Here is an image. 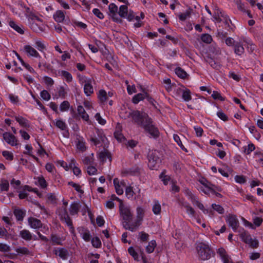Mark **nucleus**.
I'll return each instance as SVG.
<instances>
[{
	"instance_id": "nucleus-1",
	"label": "nucleus",
	"mask_w": 263,
	"mask_h": 263,
	"mask_svg": "<svg viewBox=\"0 0 263 263\" xmlns=\"http://www.w3.org/2000/svg\"><path fill=\"white\" fill-rule=\"evenodd\" d=\"M28 20L29 25L34 31H43L45 30L46 25L40 17L34 14H31L29 15Z\"/></svg>"
},
{
	"instance_id": "nucleus-2",
	"label": "nucleus",
	"mask_w": 263,
	"mask_h": 263,
	"mask_svg": "<svg viewBox=\"0 0 263 263\" xmlns=\"http://www.w3.org/2000/svg\"><path fill=\"white\" fill-rule=\"evenodd\" d=\"M119 211L121 218L123 220V224L125 228L130 226L128 222L132 218V213L129 206L121 203L119 205Z\"/></svg>"
},
{
	"instance_id": "nucleus-3",
	"label": "nucleus",
	"mask_w": 263,
	"mask_h": 263,
	"mask_svg": "<svg viewBox=\"0 0 263 263\" xmlns=\"http://www.w3.org/2000/svg\"><path fill=\"white\" fill-rule=\"evenodd\" d=\"M196 250L198 256L201 260H207L211 257V251L206 243L204 242L197 243Z\"/></svg>"
},
{
	"instance_id": "nucleus-4",
	"label": "nucleus",
	"mask_w": 263,
	"mask_h": 263,
	"mask_svg": "<svg viewBox=\"0 0 263 263\" xmlns=\"http://www.w3.org/2000/svg\"><path fill=\"white\" fill-rule=\"evenodd\" d=\"M144 215V210L141 206H139L136 209V217L135 220L130 224V226H127L126 229L132 232L135 231L142 224Z\"/></svg>"
},
{
	"instance_id": "nucleus-5",
	"label": "nucleus",
	"mask_w": 263,
	"mask_h": 263,
	"mask_svg": "<svg viewBox=\"0 0 263 263\" xmlns=\"http://www.w3.org/2000/svg\"><path fill=\"white\" fill-rule=\"evenodd\" d=\"M79 83L83 86L84 93L87 96H90L93 93L92 87L93 80L83 76H79Z\"/></svg>"
},
{
	"instance_id": "nucleus-6",
	"label": "nucleus",
	"mask_w": 263,
	"mask_h": 263,
	"mask_svg": "<svg viewBox=\"0 0 263 263\" xmlns=\"http://www.w3.org/2000/svg\"><path fill=\"white\" fill-rule=\"evenodd\" d=\"M118 14L121 17L126 18L129 22L133 21L135 17L134 11L131 9H128L126 5H121L120 6Z\"/></svg>"
},
{
	"instance_id": "nucleus-7",
	"label": "nucleus",
	"mask_w": 263,
	"mask_h": 263,
	"mask_svg": "<svg viewBox=\"0 0 263 263\" xmlns=\"http://www.w3.org/2000/svg\"><path fill=\"white\" fill-rule=\"evenodd\" d=\"M226 221L228 226L235 232L239 234L242 232V229H238L239 223L236 216L233 214H229L226 217Z\"/></svg>"
},
{
	"instance_id": "nucleus-8",
	"label": "nucleus",
	"mask_w": 263,
	"mask_h": 263,
	"mask_svg": "<svg viewBox=\"0 0 263 263\" xmlns=\"http://www.w3.org/2000/svg\"><path fill=\"white\" fill-rule=\"evenodd\" d=\"M129 117H130L135 122L138 124H142L143 126V124H145L143 123V122L145 121L146 123L148 121V119H150L146 114L141 115L139 111H132L129 114Z\"/></svg>"
},
{
	"instance_id": "nucleus-9",
	"label": "nucleus",
	"mask_w": 263,
	"mask_h": 263,
	"mask_svg": "<svg viewBox=\"0 0 263 263\" xmlns=\"http://www.w3.org/2000/svg\"><path fill=\"white\" fill-rule=\"evenodd\" d=\"M241 240L252 248H257L258 241L256 238H252L244 230L239 234Z\"/></svg>"
},
{
	"instance_id": "nucleus-10",
	"label": "nucleus",
	"mask_w": 263,
	"mask_h": 263,
	"mask_svg": "<svg viewBox=\"0 0 263 263\" xmlns=\"http://www.w3.org/2000/svg\"><path fill=\"white\" fill-rule=\"evenodd\" d=\"M161 160L158 157L156 152L149 155L148 166L151 169H157L159 166Z\"/></svg>"
},
{
	"instance_id": "nucleus-11",
	"label": "nucleus",
	"mask_w": 263,
	"mask_h": 263,
	"mask_svg": "<svg viewBox=\"0 0 263 263\" xmlns=\"http://www.w3.org/2000/svg\"><path fill=\"white\" fill-rule=\"evenodd\" d=\"M200 182L201 183L200 190L209 196H213L215 194V192L213 189V185L210 182L204 179H201Z\"/></svg>"
},
{
	"instance_id": "nucleus-12",
	"label": "nucleus",
	"mask_w": 263,
	"mask_h": 263,
	"mask_svg": "<svg viewBox=\"0 0 263 263\" xmlns=\"http://www.w3.org/2000/svg\"><path fill=\"white\" fill-rule=\"evenodd\" d=\"M143 127L152 137H156L158 136L159 132L157 128L152 124L151 119H148V121L145 124H143Z\"/></svg>"
},
{
	"instance_id": "nucleus-13",
	"label": "nucleus",
	"mask_w": 263,
	"mask_h": 263,
	"mask_svg": "<svg viewBox=\"0 0 263 263\" xmlns=\"http://www.w3.org/2000/svg\"><path fill=\"white\" fill-rule=\"evenodd\" d=\"M140 189L137 187L128 186L125 189V195L128 199L136 198L140 196Z\"/></svg>"
},
{
	"instance_id": "nucleus-14",
	"label": "nucleus",
	"mask_w": 263,
	"mask_h": 263,
	"mask_svg": "<svg viewBox=\"0 0 263 263\" xmlns=\"http://www.w3.org/2000/svg\"><path fill=\"white\" fill-rule=\"evenodd\" d=\"M109 15L114 21L117 23H121V18L118 16L117 12L119 10L118 7L114 3L109 4L108 6Z\"/></svg>"
},
{
	"instance_id": "nucleus-15",
	"label": "nucleus",
	"mask_w": 263,
	"mask_h": 263,
	"mask_svg": "<svg viewBox=\"0 0 263 263\" xmlns=\"http://www.w3.org/2000/svg\"><path fill=\"white\" fill-rule=\"evenodd\" d=\"M114 184L117 194L119 195L123 194L124 189L126 186L125 182L123 180L115 178L114 180Z\"/></svg>"
},
{
	"instance_id": "nucleus-16",
	"label": "nucleus",
	"mask_w": 263,
	"mask_h": 263,
	"mask_svg": "<svg viewBox=\"0 0 263 263\" xmlns=\"http://www.w3.org/2000/svg\"><path fill=\"white\" fill-rule=\"evenodd\" d=\"M181 208L182 211L185 212L190 217H195V211L193 208L184 200L180 202Z\"/></svg>"
},
{
	"instance_id": "nucleus-17",
	"label": "nucleus",
	"mask_w": 263,
	"mask_h": 263,
	"mask_svg": "<svg viewBox=\"0 0 263 263\" xmlns=\"http://www.w3.org/2000/svg\"><path fill=\"white\" fill-rule=\"evenodd\" d=\"M181 208L182 211L185 212L190 217H195V211L193 208L184 200L180 202Z\"/></svg>"
},
{
	"instance_id": "nucleus-18",
	"label": "nucleus",
	"mask_w": 263,
	"mask_h": 263,
	"mask_svg": "<svg viewBox=\"0 0 263 263\" xmlns=\"http://www.w3.org/2000/svg\"><path fill=\"white\" fill-rule=\"evenodd\" d=\"M188 199L192 202V203L197 206L200 210H202L203 212L205 214H208L209 212L208 210H206L204 208L203 205L199 202V201L197 200V197L192 194L191 193L187 195Z\"/></svg>"
},
{
	"instance_id": "nucleus-19",
	"label": "nucleus",
	"mask_w": 263,
	"mask_h": 263,
	"mask_svg": "<svg viewBox=\"0 0 263 263\" xmlns=\"http://www.w3.org/2000/svg\"><path fill=\"white\" fill-rule=\"evenodd\" d=\"M3 138L7 143L11 146H15L17 144V139L14 135L10 133L6 132L4 133Z\"/></svg>"
},
{
	"instance_id": "nucleus-20",
	"label": "nucleus",
	"mask_w": 263,
	"mask_h": 263,
	"mask_svg": "<svg viewBox=\"0 0 263 263\" xmlns=\"http://www.w3.org/2000/svg\"><path fill=\"white\" fill-rule=\"evenodd\" d=\"M105 137L100 132H99L98 134V137L94 136V137H91L90 139V141L91 142L92 144L95 145H99L102 143H105Z\"/></svg>"
},
{
	"instance_id": "nucleus-21",
	"label": "nucleus",
	"mask_w": 263,
	"mask_h": 263,
	"mask_svg": "<svg viewBox=\"0 0 263 263\" xmlns=\"http://www.w3.org/2000/svg\"><path fill=\"white\" fill-rule=\"evenodd\" d=\"M55 125L61 130L63 131V135L64 137L66 138L68 137L69 133L67 130V127L63 121L60 119L57 120L55 121Z\"/></svg>"
},
{
	"instance_id": "nucleus-22",
	"label": "nucleus",
	"mask_w": 263,
	"mask_h": 263,
	"mask_svg": "<svg viewBox=\"0 0 263 263\" xmlns=\"http://www.w3.org/2000/svg\"><path fill=\"white\" fill-rule=\"evenodd\" d=\"M218 253L219 254L223 263H234L223 248H219L218 250Z\"/></svg>"
},
{
	"instance_id": "nucleus-23",
	"label": "nucleus",
	"mask_w": 263,
	"mask_h": 263,
	"mask_svg": "<svg viewBox=\"0 0 263 263\" xmlns=\"http://www.w3.org/2000/svg\"><path fill=\"white\" fill-rule=\"evenodd\" d=\"M25 52L29 57H40L39 53L30 45H25L24 47Z\"/></svg>"
},
{
	"instance_id": "nucleus-24",
	"label": "nucleus",
	"mask_w": 263,
	"mask_h": 263,
	"mask_svg": "<svg viewBox=\"0 0 263 263\" xmlns=\"http://www.w3.org/2000/svg\"><path fill=\"white\" fill-rule=\"evenodd\" d=\"M26 191H33L34 192H37L36 189H32L28 186H25L23 187V189H21L17 192L19 193L18 196L20 199H24L27 196V192Z\"/></svg>"
},
{
	"instance_id": "nucleus-25",
	"label": "nucleus",
	"mask_w": 263,
	"mask_h": 263,
	"mask_svg": "<svg viewBox=\"0 0 263 263\" xmlns=\"http://www.w3.org/2000/svg\"><path fill=\"white\" fill-rule=\"evenodd\" d=\"M28 223L31 228L34 229H39L42 227L41 221L34 218H29L28 219Z\"/></svg>"
},
{
	"instance_id": "nucleus-26",
	"label": "nucleus",
	"mask_w": 263,
	"mask_h": 263,
	"mask_svg": "<svg viewBox=\"0 0 263 263\" xmlns=\"http://www.w3.org/2000/svg\"><path fill=\"white\" fill-rule=\"evenodd\" d=\"M76 146L77 148L81 152H84L86 149L85 142L83 138L80 137L77 139Z\"/></svg>"
},
{
	"instance_id": "nucleus-27",
	"label": "nucleus",
	"mask_w": 263,
	"mask_h": 263,
	"mask_svg": "<svg viewBox=\"0 0 263 263\" xmlns=\"http://www.w3.org/2000/svg\"><path fill=\"white\" fill-rule=\"evenodd\" d=\"M98 156L99 158L102 161H107V160H108L109 162L111 161L110 154L106 150H104L103 151L100 152L98 154Z\"/></svg>"
},
{
	"instance_id": "nucleus-28",
	"label": "nucleus",
	"mask_w": 263,
	"mask_h": 263,
	"mask_svg": "<svg viewBox=\"0 0 263 263\" xmlns=\"http://www.w3.org/2000/svg\"><path fill=\"white\" fill-rule=\"evenodd\" d=\"M79 116H80L82 118V119L85 121H89V116L85 111V109H84L83 107L81 105H80L77 108Z\"/></svg>"
},
{
	"instance_id": "nucleus-29",
	"label": "nucleus",
	"mask_w": 263,
	"mask_h": 263,
	"mask_svg": "<svg viewBox=\"0 0 263 263\" xmlns=\"http://www.w3.org/2000/svg\"><path fill=\"white\" fill-rule=\"evenodd\" d=\"M147 97V94L145 92L139 93L135 95L133 98V102L134 104H137L140 101L143 100L144 99Z\"/></svg>"
},
{
	"instance_id": "nucleus-30",
	"label": "nucleus",
	"mask_w": 263,
	"mask_h": 263,
	"mask_svg": "<svg viewBox=\"0 0 263 263\" xmlns=\"http://www.w3.org/2000/svg\"><path fill=\"white\" fill-rule=\"evenodd\" d=\"M53 18L57 22H62L65 18V14L63 11L58 10L53 14Z\"/></svg>"
},
{
	"instance_id": "nucleus-31",
	"label": "nucleus",
	"mask_w": 263,
	"mask_h": 263,
	"mask_svg": "<svg viewBox=\"0 0 263 263\" xmlns=\"http://www.w3.org/2000/svg\"><path fill=\"white\" fill-rule=\"evenodd\" d=\"M70 168L72 169L74 175L78 177H80L81 174V171L76 165V161L74 160L72 161L71 163L70 164Z\"/></svg>"
},
{
	"instance_id": "nucleus-32",
	"label": "nucleus",
	"mask_w": 263,
	"mask_h": 263,
	"mask_svg": "<svg viewBox=\"0 0 263 263\" xmlns=\"http://www.w3.org/2000/svg\"><path fill=\"white\" fill-rule=\"evenodd\" d=\"M55 253L57 256L62 259H65L68 256V252L66 250L63 248H57L55 250Z\"/></svg>"
},
{
	"instance_id": "nucleus-33",
	"label": "nucleus",
	"mask_w": 263,
	"mask_h": 263,
	"mask_svg": "<svg viewBox=\"0 0 263 263\" xmlns=\"http://www.w3.org/2000/svg\"><path fill=\"white\" fill-rule=\"evenodd\" d=\"M98 98L101 102H105L108 99L107 93L103 89H101L98 93Z\"/></svg>"
},
{
	"instance_id": "nucleus-34",
	"label": "nucleus",
	"mask_w": 263,
	"mask_h": 263,
	"mask_svg": "<svg viewBox=\"0 0 263 263\" xmlns=\"http://www.w3.org/2000/svg\"><path fill=\"white\" fill-rule=\"evenodd\" d=\"M157 246L156 242L155 240H152L149 241L148 245L145 247L146 251L148 253H152Z\"/></svg>"
},
{
	"instance_id": "nucleus-35",
	"label": "nucleus",
	"mask_w": 263,
	"mask_h": 263,
	"mask_svg": "<svg viewBox=\"0 0 263 263\" xmlns=\"http://www.w3.org/2000/svg\"><path fill=\"white\" fill-rule=\"evenodd\" d=\"M9 24L10 26L18 33L20 34H23L24 33V29L22 28V27L18 25L14 22L10 21Z\"/></svg>"
},
{
	"instance_id": "nucleus-36",
	"label": "nucleus",
	"mask_w": 263,
	"mask_h": 263,
	"mask_svg": "<svg viewBox=\"0 0 263 263\" xmlns=\"http://www.w3.org/2000/svg\"><path fill=\"white\" fill-rule=\"evenodd\" d=\"M114 136L117 140L121 143H125V138L120 129L116 130L114 133Z\"/></svg>"
},
{
	"instance_id": "nucleus-37",
	"label": "nucleus",
	"mask_w": 263,
	"mask_h": 263,
	"mask_svg": "<svg viewBox=\"0 0 263 263\" xmlns=\"http://www.w3.org/2000/svg\"><path fill=\"white\" fill-rule=\"evenodd\" d=\"M61 75L62 79L68 83L71 82L72 80L71 74L66 71H62Z\"/></svg>"
},
{
	"instance_id": "nucleus-38",
	"label": "nucleus",
	"mask_w": 263,
	"mask_h": 263,
	"mask_svg": "<svg viewBox=\"0 0 263 263\" xmlns=\"http://www.w3.org/2000/svg\"><path fill=\"white\" fill-rule=\"evenodd\" d=\"M61 219L66 223V224L69 227L70 232L73 234L74 230L73 227H72V223L71 220L69 218L68 216L64 215V217L61 216Z\"/></svg>"
},
{
	"instance_id": "nucleus-39",
	"label": "nucleus",
	"mask_w": 263,
	"mask_h": 263,
	"mask_svg": "<svg viewBox=\"0 0 263 263\" xmlns=\"http://www.w3.org/2000/svg\"><path fill=\"white\" fill-rule=\"evenodd\" d=\"M35 183L42 188H45L47 185L46 182L43 177H39L36 178Z\"/></svg>"
},
{
	"instance_id": "nucleus-40",
	"label": "nucleus",
	"mask_w": 263,
	"mask_h": 263,
	"mask_svg": "<svg viewBox=\"0 0 263 263\" xmlns=\"http://www.w3.org/2000/svg\"><path fill=\"white\" fill-rule=\"evenodd\" d=\"M173 138L174 141L177 143V144L179 146V147L181 148L182 150L184 151L185 152H187V150L184 146L182 143L181 142L180 138L178 135H177V134H174Z\"/></svg>"
},
{
	"instance_id": "nucleus-41",
	"label": "nucleus",
	"mask_w": 263,
	"mask_h": 263,
	"mask_svg": "<svg viewBox=\"0 0 263 263\" xmlns=\"http://www.w3.org/2000/svg\"><path fill=\"white\" fill-rule=\"evenodd\" d=\"M244 42L245 43L244 46H246L249 51H252L254 49L255 45L250 39H245Z\"/></svg>"
},
{
	"instance_id": "nucleus-42",
	"label": "nucleus",
	"mask_w": 263,
	"mask_h": 263,
	"mask_svg": "<svg viewBox=\"0 0 263 263\" xmlns=\"http://www.w3.org/2000/svg\"><path fill=\"white\" fill-rule=\"evenodd\" d=\"M175 73L177 76L182 79H185L187 76L186 72L180 68H176Z\"/></svg>"
},
{
	"instance_id": "nucleus-43",
	"label": "nucleus",
	"mask_w": 263,
	"mask_h": 263,
	"mask_svg": "<svg viewBox=\"0 0 263 263\" xmlns=\"http://www.w3.org/2000/svg\"><path fill=\"white\" fill-rule=\"evenodd\" d=\"M21 237L25 240H29L31 239V235L30 233L26 230H22L20 232Z\"/></svg>"
},
{
	"instance_id": "nucleus-44",
	"label": "nucleus",
	"mask_w": 263,
	"mask_h": 263,
	"mask_svg": "<svg viewBox=\"0 0 263 263\" xmlns=\"http://www.w3.org/2000/svg\"><path fill=\"white\" fill-rule=\"evenodd\" d=\"M153 212L155 215H158L161 212V205L158 201H155L153 206Z\"/></svg>"
},
{
	"instance_id": "nucleus-45",
	"label": "nucleus",
	"mask_w": 263,
	"mask_h": 263,
	"mask_svg": "<svg viewBox=\"0 0 263 263\" xmlns=\"http://www.w3.org/2000/svg\"><path fill=\"white\" fill-rule=\"evenodd\" d=\"M128 251L129 254L134 258L135 260H139L140 256L133 247H130L128 249Z\"/></svg>"
},
{
	"instance_id": "nucleus-46",
	"label": "nucleus",
	"mask_w": 263,
	"mask_h": 263,
	"mask_svg": "<svg viewBox=\"0 0 263 263\" xmlns=\"http://www.w3.org/2000/svg\"><path fill=\"white\" fill-rule=\"evenodd\" d=\"M11 251L10 248L5 243H0V251L8 255L9 252Z\"/></svg>"
},
{
	"instance_id": "nucleus-47",
	"label": "nucleus",
	"mask_w": 263,
	"mask_h": 263,
	"mask_svg": "<svg viewBox=\"0 0 263 263\" xmlns=\"http://www.w3.org/2000/svg\"><path fill=\"white\" fill-rule=\"evenodd\" d=\"M2 155L7 160L11 161L13 159V154L12 152L4 151L2 152Z\"/></svg>"
},
{
	"instance_id": "nucleus-48",
	"label": "nucleus",
	"mask_w": 263,
	"mask_h": 263,
	"mask_svg": "<svg viewBox=\"0 0 263 263\" xmlns=\"http://www.w3.org/2000/svg\"><path fill=\"white\" fill-rule=\"evenodd\" d=\"M211 96L214 100H218L221 101H223L225 100V98L221 95L219 91H213Z\"/></svg>"
},
{
	"instance_id": "nucleus-49",
	"label": "nucleus",
	"mask_w": 263,
	"mask_h": 263,
	"mask_svg": "<svg viewBox=\"0 0 263 263\" xmlns=\"http://www.w3.org/2000/svg\"><path fill=\"white\" fill-rule=\"evenodd\" d=\"M255 149L253 144L249 143L248 145L243 147V152L246 154H249Z\"/></svg>"
},
{
	"instance_id": "nucleus-50",
	"label": "nucleus",
	"mask_w": 263,
	"mask_h": 263,
	"mask_svg": "<svg viewBox=\"0 0 263 263\" xmlns=\"http://www.w3.org/2000/svg\"><path fill=\"white\" fill-rule=\"evenodd\" d=\"M83 162L84 164L85 165H91L94 162V159L93 158V154H91V155L88 156V157H85L83 159Z\"/></svg>"
},
{
	"instance_id": "nucleus-51",
	"label": "nucleus",
	"mask_w": 263,
	"mask_h": 263,
	"mask_svg": "<svg viewBox=\"0 0 263 263\" xmlns=\"http://www.w3.org/2000/svg\"><path fill=\"white\" fill-rule=\"evenodd\" d=\"M14 214L16 218L18 220H22L24 216V213L23 211L19 209L15 210L14 211Z\"/></svg>"
},
{
	"instance_id": "nucleus-52",
	"label": "nucleus",
	"mask_w": 263,
	"mask_h": 263,
	"mask_svg": "<svg viewBox=\"0 0 263 263\" xmlns=\"http://www.w3.org/2000/svg\"><path fill=\"white\" fill-rule=\"evenodd\" d=\"M40 96L42 99L46 101H49L51 98L50 93L46 90L42 91Z\"/></svg>"
},
{
	"instance_id": "nucleus-53",
	"label": "nucleus",
	"mask_w": 263,
	"mask_h": 263,
	"mask_svg": "<svg viewBox=\"0 0 263 263\" xmlns=\"http://www.w3.org/2000/svg\"><path fill=\"white\" fill-rule=\"evenodd\" d=\"M83 104L84 107L89 112H91L94 108L93 103L89 100H85Z\"/></svg>"
},
{
	"instance_id": "nucleus-54",
	"label": "nucleus",
	"mask_w": 263,
	"mask_h": 263,
	"mask_svg": "<svg viewBox=\"0 0 263 263\" xmlns=\"http://www.w3.org/2000/svg\"><path fill=\"white\" fill-rule=\"evenodd\" d=\"M148 237L149 235L147 233L142 231L139 233L138 239L140 241H145L148 240Z\"/></svg>"
},
{
	"instance_id": "nucleus-55",
	"label": "nucleus",
	"mask_w": 263,
	"mask_h": 263,
	"mask_svg": "<svg viewBox=\"0 0 263 263\" xmlns=\"http://www.w3.org/2000/svg\"><path fill=\"white\" fill-rule=\"evenodd\" d=\"M201 39L202 42L207 44L210 43L212 41V36L209 34H202L201 36Z\"/></svg>"
},
{
	"instance_id": "nucleus-56",
	"label": "nucleus",
	"mask_w": 263,
	"mask_h": 263,
	"mask_svg": "<svg viewBox=\"0 0 263 263\" xmlns=\"http://www.w3.org/2000/svg\"><path fill=\"white\" fill-rule=\"evenodd\" d=\"M253 222L252 223L254 225V227H255V228L256 227H259L262 222V219L260 217L255 216L253 218Z\"/></svg>"
},
{
	"instance_id": "nucleus-57",
	"label": "nucleus",
	"mask_w": 263,
	"mask_h": 263,
	"mask_svg": "<svg viewBox=\"0 0 263 263\" xmlns=\"http://www.w3.org/2000/svg\"><path fill=\"white\" fill-rule=\"evenodd\" d=\"M182 98L185 101H189L191 99V92L189 90L186 89L182 92Z\"/></svg>"
},
{
	"instance_id": "nucleus-58",
	"label": "nucleus",
	"mask_w": 263,
	"mask_h": 263,
	"mask_svg": "<svg viewBox=\"0 0 263 263\" xmlns=\"http://www.w3.org/2000/svg\"><path fill=\"white\" fill-rule=\"evenodd\" d=\"M95 119L98 121V123L104 125L106 124V120L102 118L99 113H97L95 116Z\"/></svg>"
},
{
	"instance_id": "nucleus-59",
	"label": "nucleus",
	"mask_w": 263,
	"mask_h": 263,
	"mask_svg": "<svg viewBox=\"0 0 263 263\" xmlns=\"http://www.w3.org/2000/svg\"><path fill=\"white\" fill-rule=\"evenodd\" d=\"M81 236L82 238L86 241H88L90 240V234L88 231L85 230H82V232H80Z\"/></svg>"
},
{
	"instance_id": "nucleus-60",
	"label": "nucleus",
	"mask_w": 263,
	"mask_h": 263,
	"mask_svg": "<svg viewBox=\"0 0 263 263\" xmlns=\"http://www.w3.org/2000/svg\"><path fill=\"white\" fill-rule=\"evenodd\" d=\"M87 172L89 175H95L97 173V170L95 166L90 165L87 167Z\"/></svg>"
},
{
	"instance_id": "nucleus-61",
	"label": "nucleus",
	"mask_w": 263,
	"mask_h": 263,
	"mask_svg": "<svg viewBox=\"0 0 263 263\" xmlns=\"http://www.w3.org/2000/svg\"><path fill=\"white\" fill-rule=\"evenodd\" d=\"M212 207L214 211L217 212L219 214H222L224 212L223 208L219 204H212Z\"/></svg>"
},
{
	"instance_id": "nucleus-62",
	"label": "nucleus",
	"mask_w": 263,
	"mask_h": 263,
	"mask_svg": "<svg viewBox=\"0 0 263 263\" xmlns=\"http://www.w3.org/2000/svg\"><path fill=\"white\" fill-rule=\"evenodd\" d=\"M91 243L92 246L95 248H99L101 245V241L100 239L97 237H93L92 239Z\"/></svg>"
},
{
	"instance_id": "nucleus-63",
	"label": "nucleus",
	"mask_w": 263,
	"mask_h": 263,
	"mask_svg": "<svg viewBox=\"0 0 263 263\" xmlns=\"http://www.w3.org/2000/svg\"><path fill=\"white\" fill-rule=\"evenodd\" d=\"M235 52L236 54L241 55L244 52V48L241 45H236L235 47Z\"/></svg>"
},
{
	"instance_id": "nucleus-64",
	"label": "nucleus",
	"mask_w": 263,
	"mask_h": 263,
	"mask_svg": "<svg viewBox=\"0 0 263 263\" xmlns=\"http://www.w3.org/2000/svg\"><path fill=\"white\" fill-rule=\"evenodd\" d=\"M69 107V103L67 101H63L61 104L60 106V108L61 111H67Z\"/></svg>"
}]
</instances>
